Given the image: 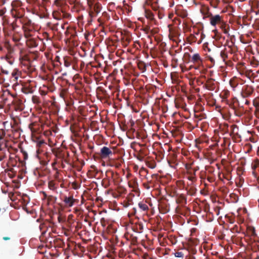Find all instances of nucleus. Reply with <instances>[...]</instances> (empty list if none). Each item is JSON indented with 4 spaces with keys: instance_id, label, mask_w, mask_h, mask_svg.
I'll list each match as a JSON object with an SVG mask.
<instances>
[{
    "instance_id": "obj_30",
    "label": "nucleus",
    "mask_w": 259,
    "mask_h": 259,
    "mask_svg": "<svg viewBox=\"0 0 259 259\" xmlns=\"http://www.w3.org/2000/svg\"><path fill=\"white\" fill-rule=\"evenodd\" d=\"M32 31V29L31 30H30V31H26V32H25L24 33V36L25 37H26L27 39L29 38H32V34H31V32Z\"/></svg>"
},
{
    "instance_id": "obj_55",
    "label": "nucleus",
    "mask_w": 259,
    "mask_h": 259,
    "mask_svg": "<svg viewBox=\"0 0 259 259\" xmlns=\"http://www.w3.org/2000/svg\"><path fill=\"white\" fill-rule=\"evenodd\" d=\"M64 26H65V24H62V25H61V27L63 29H64Z\"/></svg>"
},
{
    "instance_id": "obj_36",
    "label": "nucleus",
    "mask_w": 259,
    "mask_h": 259,
    "mask_svg": "<svg viewBox=\"0 0 259 259\" xmlns=\"http://www.w3.org/2000/svg\"><path fill=\"white\" fill-rule=\"evenodd\" d=\"M56 199H57L56 197H55L52 195H49L48 197V199L49 201L55 202L56 201Z\"/></svg>"
},
{
    "instance_id": "obj_8",
    "label": "nucleus",
    "mask_w": 259,
    "mask_h": 259,
    "mask_svg": "<svg viewBox=\"0 0 259 259\" xmlns=\"http://www.w3.org/2000/svg\"><path fill=\"white\" fill-rule=\"evenodd\" d=\"M38 40L37 38H29L26 40V45L30 48H35L38 46Z\"/></svg>"
},
{
    "instance_id": "obj_18",
    "label": "nucleus",
    "mask_w": 259,
    "mask_h": 259,
    "mask_svg": "<svg viewBox=\"0 0 259 259\" xmlns=\"http://www.w3.org/2000/svg\"><path fill=\"white\" fill-rule=\"evenodd\" d=\"M49 188L53 191H56L57 189V186L56 183L54 181H50L48 183Z\"/></svg>"
},
{
    "instance_id": "obj_10",
    "label": "nucleus",
    "mask_w": 259,
    "mask_h": 259,
    "mask_svg": "<svg viewBox=\"0 0 259 259\" xmlns=\"http://www.w3.org/2000/svg\"><path fill=\"white\" fill-rule=\"evenodd\" d=\"M191 61L193 63L199 66L202 63V59H201L199 54L198 53H196L193 55V56L192 57Z\"/></svg>"
},
{
    "instance_id": "obj_5",
    "label": "nucleus",
    "mask_w": 259,
    "mask_h": 259,
    "mask_svg": "<svg viewBox=\"0 0 259 259\" xmlns=\"http://www.w3.org/2000/svg\"><path fill=\"white\" fill-rule=\"evenodd\" d=\"M254 91V89L251 85H245L243 87L241 91V96L243 98H246L250 97Z\"/></svg>"
},
{
    "instance_id": "obj_13",
    "label": "nucleus",
    "mask_w": 259,
    "mask_h": 259,
    "mask_svg": "<svg viewBox=\"0 0 259 259\" xmlns=\"http://www.w3.org/2000/svg\"><path fill=\"white\" fill-rule=\"evenodd\" d=\"M20 23L22 24V26H30L32 22L31 20H30L29 19H28L27 17H24L22 19H21V21L19 22Z\"/></svg>"
},
{
    "instance_id": "obj_50",
    "label": "nucleus",
    "mask_w": 259,
    "mask_h": 259,
    "mask_svg": "<svg viewBox=\"0 0 259 259\" xmlns=\"http://www.w3.org/2000/svg\"><path fill=\"white\" fill-rule=\"evenodd\" d=\"M254 112H259V107L258 108H255V110Z\"/></svg>"
},
{
    "instance_id": "obj_45",
    "label": "nucleus",
    "mask_w": 259,
    "mask_h": 259,
    "mask_svg": "<svg viewBox=\"0 0 259 259\" xmlns=\"http://www.w3.org/2000/svg\"><path fill=\"white\" fill-rule=\"evenodd\" d=\"M224 178L226 179H227V180H230V175H226L225 176H224Z\"/></svg>"
},
{
    "instance_id": "obj_19",
    "label": "nucleus",
    "mask_w": 259,
    "mask_h": 259,
    "mask_svg": "<svg viewBox=\"0 0 259 259\" xmlns=\"http://www.w3.org/2000/svg\"><path fill=\"white\" fill-rule=\"evenodd\" d=\"M138 206L142 211H147L149 209V207L146 203L140 202L138 203Z\"/></svg>"
},
{
    "instance_id": "obj_48",
    "label": "nucleus",
    "mask_w": 259,
    "mask_h": 259,
    "mask_svg": "<svg viewBox=\"0 0 259 259\" xmlns=\"http://www.w3.org/2000/svg\"><path fill=\"white\" fill-rule=\"evenodd\" d=\"M3 239L4 240H9L10 239V237H3Z\"/></svg>"
},
{
    "instance_id": "obj_23",
    "label": "nucleus",
    "mask_w": 259,
    "mask_h": 259,
    "mask_svg": "<svg viewBox=\"0 0 259 259\" xmlns=\"http://www.w3.org/2000/svg\"><path fill=\"white\" fill-rule=\"evenodd\" d=\"M21 90L25 94H32L33 92L32 89L29 87H24L22 88Z\"/></svg>"
},
{
    "instance_id": "obj_59",
    "label": "nucleus",
    "mask_w": 259,
    "mask_h": 259,
    "mask_svg": "<svg viewBox=\"0 0 259 259\" xmlns=\"http://www.w3.org/2000/svg\"><path fill=\"white\" fill-rule=\"evenodd\" d=\"M207 180H208L209 182H211V178H207Z\"/></svg>"
},
{
    "instance_id": "obj_17",
    "label": "nucleus",
    "mask_w": 259,
    "mask_h": 259,
    "mask_svg": "<svg viewBox=\"0 0 259 259\" xmlns=\"http://www.w3.org/2000/svg\"><path fill=\"white\" fill-rule=\"evenodd\" d=\"M38 57V52L37 51L30 52L29 55V60L32 61L37 60Z\"/></svg>"
},
{
    "instance_id": "obj_14",
    "label": "nucleus",
    "mask_w": 259,
    "mask_h": 259,
    "mask_svg": "<svg viewBox=\"0 0 259 259\" xmlns=\"http://www.w3.org/2000/svg\"><path fill=\"white\" fill-rule=\"evenodd\" d=\"M188 174L189 176H188L187 179L191 181L192 183L191 185L193 184V183L195 182L197 180L196 177L195 176V172H191V171H188Z\"/></svg>"
},
{
    "instance_id": "obj_6",
    "label": "nucleus",
    "mask_w": 259,
    "mask_h": 259,
    "mask_svg": "<svg viewBox=\"0 0 259 259\" xmlns=\"http://www.w3.org/2000/svg\"><path fill=\"white\" fill-rule=\"evenodd\" d=\"M220 52L219 49H215L212 51L211 54L207 56L208 60L212 63L214 64L215 61L218 63L220 59Z\"/></svg>"
},
{
    "instance_id": "obj_47",
    "label": "nucleus",
    "mask_w": 259,
    "mask_h": 259,
    "mask_svg": "<svg viewBox=\"0 0 259 259\" xmlns=\"http://www.w3.org/2000/svg\"><path fill=\"white\" fill-rule=\"evenodd\" d=\"M42 194H43V195H44V197H45V198H47V199H48V196L47 195V194H46V192H42Z\"/></svg>"
},
{
    "instance_id": "obj_35",
    "label": "nucleus",
    "mask_w": 259,
    "mask_h": 259,
    "mask_svg": "<svg viewBox=\"0 0 259 259\" xmlns=\"http://www.w3.org/2000/svg\"><path fill=\"white\" fill-rule=\"evenodd\" d=\"M175 255L177 257H184V253L182 252H176L175 253Z\"/></svg>"
},
{
    "instance_id": "obj_34",
    "label": "nucleus",
    "mask_w": 259,
    "mask_h": 259,
    "mask_svg": "<svg viewBox=\"0 0 259 259\" xmlns=\"http://www.w3.org/2000/svg\"><path fill=\"white\" fill-rule=\"evenodd\" d=\"M35 123L32 122L29 124V128L30 129L32 133H34L36 132V130L34 128L33 126L35 125Z\"/></svg>"
},
{
    "instance_id": "obj_52",
    "label": "nucleus",
    "mask_w": 259,
    "mask_h": 259,
    "mask_svg": "<svg viewBox=\"0 0 259 259\" xmlns=\"http://www.w3.org/2000/svg\"><path fill=\"white\" fill-rule=\"evenodd\" d=\"M137 241V237H135L133 239V241Z\"/></svg>"
},
{
    "instance_id": "obj_58",
    "label": "nucleus",
    "mask_w": 259,
    "mask_h": 259,
    "mask_svg": "<svg viewBox=\"0 0 259 259\" xmlns=\"http://www.w3.org/2000/svg\"><path fill=\"white\" fill-rule=\"evenodd\" d=\"M3 72L6 74H8V72L7 71H4Z\"/></svg>"
},
{
    "instance_id": "obj_43",
    "label": "nucleus",
    "mask_w": 259,
    "mask_h": 259,
    "mask_svg": "<svg viewBox=\"0 0 259 259\" xmlns=\"http://www.w3.org/2000/svg\"><path fill=\"white\" fill-rule=\"evenodd\" d=\"M22 152L23 154L24 158L25 159H26L28 158V155H27V153L25 151H22Z\"/></svg>"
},
{
    "instance_id": "obj_25",
    "label": "nucleus",
    "mask_w": 259,
    "mask_h": 259,
    "mask_svg": "<svg viewBox=\"0 0 259 259\" xmlns=\"http://www.w3.org/2000/svg\"><path fill=\"white\" fill-rule=\"evenodd\" d=\"M32 101L34 104L39 105L41 103L39 97L37 96H33L32 97Z\"/></svg>"
},
{
    "instance_id": "obj_24",
    "label": "nucleus",
    "mask_w": 259,
    "mask_h": 259,
    "mask_svg": "<svg viewBox=\"0 0 259 259\" xmlns=\"http://www.w3.org/2000/svg\"><path fill=\"white\" fill-rule=\"evenodd\" d=\"M92 11L91 13H92L94 15H97L100 11V6L96 4L95 6H94L93 8H92Z\"/></svg>"
},
{
    "instance_id": "obj_61",
    "label": "nucleus",
    "mask_w": 259,
    "mask_h": 259,
    "mask_svg": "<svg viewBox=\"0 0 259 259\" xmlns=\"http://www.w3.org/2000/svg\"><path fill=\"white\" fill-rule=\"evenodd\" d=\"M199 34H199V32H198L197 33H196V35H197V36H198Z\"/></svg>"
},
{
    "instance_id": "obj_20",
    "label": "nucleus",
    "mask_w": 259,
    "mask_h": 259,
    "mask_svg": "<svg viewBox=\"0 0 259 259\" xmlns=\"http://www.w3.org/2000/svg\"><path fill=\"white\" fill-rule=\"evenodd\" d=\"M128 186L131 188H136L138 187V184L137 179H134L130 181L128 183Z\"/></svg>"
},
{
    "instance_id": "obj_53",
    "label": "nucleus",
    "mask_w": 259,
    "mask_h": 259,
    "mask_svg": "<svg viewBox=\"0 0 259 259\" xmlns=\"http://www.w3.org/2000/svg\"><path fill=\"white\" fill-rule=\"evenodd\" d=\"M3 82V79L0 77V84Z\"/></svg>"
},
{
    "instance_id": "obj_40",
    "label": "nucleus",
    "mask_w": 259,
    "mask_h": 259,
    "mask_svg": "<svg viewBox=\"0 0 259 259\" xmlns=\"http://www.w3.org/2000/svg\"><path fill=\"white\" fill-rule=\"evenodd\" d=\"M43 36H44L45 38L47 39V40H50V38L49 37V35L48 33L44 32L43 33Z\"/></svg>"
},
{
    "instance_id": "obj_51",
    "label": "nucleus",
    "mask_w": 259,
    "mask_h": 259,
    "mask_svg": "<svg viewBox=\"0 0 259 259\" xmlns=\"http://www.w3.org/2000/svg\"><path fill=\"white\" fill-rule=\"evenodd\" d=\"M130 204L128 202V203H126V204L125 205V207H127V206H128L130 205Z\"/></svg>"
},
{
    "instance_id": "obj_46",
    "label": "nucleus",
    "mask_w": 259,
    "mask_h": 259,
    "mask_svg": "<svg viewBox=\"0 0 259 259\" xmlns=\"http://www.w3.org/2000/svg\"><path fill=\"white\" fill-rule=\"evenodd\" d=\"M254 114L256 116V117L259 119V112H254Z\"/></svg>"
},
{
    "instance_id": "obj_28",
    "label": "nucleus",
    "mask_w": 259,
    "mask_h": 259,
    "mask_svg": "<svg viewBox=\"0 0 259 259\" xmlns=\"http://www.w3.org/2000/svg\"><path fill=\"white\" fill-rule=\"evenodd\" d=\"M145 16L146 18L151 20H152L154 18L153 13L150 11L145 10Z\"/></svg>"
},
{
    "instance_id": "obj_41",
    "label": "nucleus",
    "mask_w": 259,
    "mask_h": 259,
    "mask_svg": "<svg viewBox=\"0 0 259 259\" xmlns=\"http://www.w3.org/2000/svg\"><path fill=\"white\" fill-rule=\"evenodd\" d=\"M0 131L1 132V134H2V140H4V138L6 136V132L3 129H1Z\"/></svg>"
},
{
    "instance_id": "obj_42",
    "label": "nucleus",
    "mask_w": 259,
    "mask_h": 259,
    "mask_svg": "<svg viewBox=\"0 0 259 259\" xmlns=\"http://www.w3.org/2000/svg\"><path fill=\"white\" fill-rule=\"evenodd\" d=\"M5 12H6L5 10H4L3 9L0 10V16L3 17L4 16V15L5 14Z\"/></svg>"
},
{
    "instance_id": "obj_62",
    "label": "nucleus",
    "mask_w": 259,
    "mask_h": 259,
    "mask_svg": "<svg viewBox=\"0 0 259 259\" xmlns=\"http://www.w3.org/2000/svg\"><path fill=\"white\" fill-rule=\"evenodd\" d=\"M208 52H210V49H208Z\"/></svg>"
},
{
    "instance_id": "obj_11",
    "label": "nucleus",
    "mask_w": 259,
    "mask_h": 259,
    "mask_svg": "<svg viewBox=\"0 0 259 259\" xmlns=\"http://www.w3.org/2000/svg\"><path fill=\"white\" fill-rule=\"evenodd\" d=\"M6 147L3 143H0V161H2L7 157V150L4 148Z\"/></svg>"
},
{
    "instance_id": "obj_27",
    "label": "nucleus",
    "mask_w": 259,
    "mask_h": 259,
    "mask_svg": "<svg viewBox=\"0 0 259 259\" xmlns=\"http://www.w3.org/2000/svg\"><path fill=\"white\" fill-rule=\"evenodd\" d=\"M201 12L202 14L204 15V18H208L207 17L208 14H212L209 11V9L208 8H205L203 9V10L201 11Z\"/></svg>"
},
{
    "instance_id": "obj_37",
    "label": "nucleus",
    "mask_w": 259,
    "mask_h": 259,
    "mask_svg": "<svg viewBox=\"0 0 259 259\" xmlns=\"http://www.w3.org/2000/svg\"><path fill=\"white\" fill-rule=\"evenodd\" d=\"M12 76L15 78V79H17L18 78V70H14L12 73Z\"/></svg>"
},
{
    "instance_id": "obj_57",
    "label": "nucleus",
    "mask_w": 259,
    "mask_h": 259,
    "mask_svg": "<svg viewBox=\"0 0 259 259\" xmlns=\"http://www.w3.org/2000/svg\"><path fill=\"white\" fill-rule=\"evenodd\" d=\"M151 32L152 34H153L154 33H156V31L154 32V31L153 30H151Z\"/></svg>"
},
{
    "instance_id": "obj_22",
    "label": "nucleus",
    "mask_w": 259,
    "mask_h": 259,
    "mask_svg": "<svg viewBox=\"0 0 259 259\" xmlns=\"http://www.w3.org/2000/svg\"><path fill=\"white\" fill-rule=\"evenodd\" d=\"M204 35L202 33H201L200 34V38L198 40H197V37L194 35H191V37L192 40L193 42H196L197 41L198 44H200L202 42V40L204 37Z\"/></svg>"
},
{
    "instance_id": "obj_39",
    "label": "nucleus",
    "mask_w": 259,
    "mask_h": 259,
    "mask_svg": "<svg viewBox=\"0 0 259 259\" xmlns=\"http://www.w3.org/2000/svg\"><path fill=\"white\" fill-rule=\"evenodd\" d=\"M22 29H23V30L24 31V33L25 32H26V31H30V30H31L32 29L30 28V26H22Z\"/></svg>"
},
{
    "instance_id": "obj_3",
    "label": "nucleus",
    "mask_w": 259,
    "mask_h": 259,
    "mask_svg": "<svg viewBox=\"0 0 259 259\" xmlns=\"http://www.w3.org/2000/svg\"><path fill=\"white\" fill-rule=\"evenodd\" d=\"M207 17L209 19L210 24L213 26L217 25H222L224 23L223 16L219 14L213 15L212 14H208Z\"/></svg>"
},
{
    "instance_id": "obj_63",
    "label": "nucleus",
    "mask_w": 259,
    "mask_h": 259,
    "mask_svg": "<svg viewBox=\"0 0 259 259\" xmlns=\"http://www.w3.org/2000/svg\"><path fill=\"white\" fill-rule=\"evenodd\" d=\"M134 211L135 212L136 211V209L135 208H134Z\"/></svg>"
},
{
    "instance_id": "obj_12",
    "label": "nucleus",
    "mask_w": 259,
    "mask_h": 259,
    "mask_svg": "<svg viewBox=\"0 0 259 259\" xmlns=\"http://www.w3.org/2000/svg\"><path fill=\"white\" fill-rule=\"evenodd\" d=\"M176 202L177 203L184 205L187 204V198L184 195L181 194L177 197Z\"/></svg>"
},
{
    "instance_id": "obj_21",
    "label": "nucleus",
    "mask_w": 259,
    "mask_h": 259,
    "mask_svg": "<svg viewBox=\"0 0 259 259\" xmlns=\"http://www.w3.org/2000/svg\"><path fill=\"white\" fill-rule=\"evenodd\" d=\"M177 14L179 16L182 17V18H185L188 16L187 12L184 10H178L177 12Z\"/></svg>"
},
{
    "instance_id": "obj_16",
    "label": "nucleus",
    "mask_w": 259,
    "mask_h": 259,
    "mask_svg": "<svg viewBox=\"0 0 259 259\" xmlns=\"http://www.w3.org/2000/svg\"><path fill=\"white\" fill-rule=\"evenodd\" d=\"M247 234L250 237H255L256 236L255 229L253 227H249L247 228Z\"/></svg>"
},
{
    "instance_id": "obj_32",
    "label": "nucleus",
    "mask_w": 259,
    "mask_h": 259,
    "mask_svg": "<svg viewBox=\"0 0 259 259\" xmlns=\"http://www.w3.org/2000/svg\"><path fill=\"white\" fill-rule=\"evenodd\" d=\"M253 105L255 107V108L259 107V99L258 98H255L253 100Z\"/></svg>"
},
{
    "instance_id": "obj_29",
    "label": "nucleus",
    "mask_w": 259,
    "mask_h": 259,
    "mask_svg": "<svg viewBox=\"0 0 259 259\" xmlns=\"http://www.w3.org/2000/svg\"><path fill=\"white\" fill-rule=\"evenodd\" d=\"M226 26L227 25L225 24L224 22L221 25V27L222 29L223 32L225 34H228L229 26H228V28H226Z\"/></svg>"
},
{
    "instance_id": "obj_1",
    "label": "nucleus",
    "mask_w": 259,
    "mask_h": 259,
    "mask_svg": "<svg viewBox=\"0 0 259 259\" xmlns=\"http://www.w3.org/2000/svg\"><path fill=\"white\" fill-rule=\"evenodd\" d=\"M11 14L15 18V20L12 23L13 29H15L16 27H18V22L24 17V14L22 10H13L11 11Z\"/></svg>"
},
{
    "instance_id": "obj_49",
    "label": "nucleus",
    "mask_w": 259,
    "mask_h": 259,
    "mask_svg": "<svg viewBox=\"0 0 259 259\" xmlns=\"http://www.w3.org/2000/svg\"><path fill=\"white\" fill-rule=\"evenodd\" d=\"M144 186L147 189H149V186H148V185L146 184H144Z\"/></svg>"
},
{
    "instance_id": "obj_54",
    "label": "nucleus",
    "mask_w": 259,
    "mask_h": 259,
    "mask_svg": "<svg viewBox=\"0 0 259 259\" xmlns=\"http://www.w3.org/2000/svg\"><path fill=\"white\" fill-rule=\"evenodd\" d=\"M69 16H70V15H69V14H65V17H69Z\"/></svg>"
},
{
    "instance_id": "obj_2",
    "label": "nucleus",
    "mask_w": 259,
    "mask_h": 259,
    "mask_svg": "<svg viewBox=\"0 0 259 259\" xmlns=\"http://www.w3.org/2000/svg\"><path fill=\"white\" fill-rule=\"evenodd\" d=\"M114 153L115 150L113 147L103 146L100 149L99 155L102 159H107L110 158Z\"/></svg>"
},
{
    "instance_id": "obj_56",
    "label": "nucleus",
    "mask_w": 259,
    "mask_h": 259,
    "mask_svg": "<svg viewBox=\"0 0 259 259\" xmlns=\"http://www.w3.org/2000/svg\"><path fill=\"white\" fill-rule=\"evenodd\" d=\"M245 104H247V105L249 104V101H246V102H245Z\"/></svg>"
},
{
    "instance_id": "obj_33",
    "label": "nucleus",
    "mask_w": 259,
    "mask_h": 259,
    "mask_svg": "<svg viewBox=\"0 0 259 259\" xmlns=\"http://www.w3.org/2000/svg\"><path fill=\"white\" fill-rule=\"evenodd\" d=\"M230 85L234 89H235L237 85V83L235 82V81L234 80H232V79H231L230 80Z\"/></svg>"
},
{
    "instance_id": "obj_26",
    "label": "nucleus",
    "mask_w": 259,
    "mask_h": 259,
    "mask_svg": "<svg viewBox=\"0 0 259 259\" xmlns=\"http://www.w3.org/2000/svg\"><path fill=\"white\" fill-rule=\"evenodd\" d=\"M187 190V193L191 196L195 195L196 192V189L193 186L191 187L189 190Z\"/></svg>"
},
{
    "instance_id": "obj_64",
    "label": "nucleus",
    "mask_w": 259,
    "mask_h": 259,
    "mask_svg": "<svg viewBox=\"0 0 259 259\" xmlns=\"http://www.w3.org/2000/svg\"><path fill=\"white\" fill-rule=\"evenodd\" d=\"M234 126H235L236 127H237V125H234Z\"/></svg>"
},
{
    "instance_id": "obj_7",
    "label": "nucleus",
    "mask_w": 259,
    "mask_h": 259,
    "mask_svg": "<svg viewBox=\"0 0 259 259\" xmlns=\"http://www.w3.org/2000/svg\"><path fill=\"white\" fill-rule=\"evenodd\" d=\"M63 201L67 207H70L74 205V203L76 201V200L73 198L72 195H70L68 197L64 196Z\"/></svg>"
},
{
    "instance_id": "obj_4",
    "label": "nucleus",
    "mask_w": 259,
    "mask_h": 259,
    "mask_svg": "<svg viewBox=\"0 0 259 259\" xmlns=\"http://www.w3.org/2000/svg\"><path fill=\"white\" fill-rule=\"evenodd\" d=\"M228 52L229 51L227 50L226 48H224L223 50L220 51V59L218 61V63L223 62L225 65H230L231 64V61L228 60L229 58Z\"/></svg>"
},
{
    "instance_id": "obj_31",
    "label": "nucleus",
    "mask_w": 259,
    "mask_h": 259,
    "mask_svg": "<svg viewBox=\"0 0 259 259\" xmlns=\"http://www.w3.org/2000/svg\"><path fill=\"white\" fill-rule=\"evenodd\" d=\"M143 229V226L141 223H139L137 225L136 232H139V233L142 232Z\"/></svg>"
},
{
    "instance_id": "obj_44",
    "label": "nucleus",
    "mask_w": 259,
    "mask_h": 259,
    "mask_svg": "<svg viewBox=\"0 0 259 259\" xmlns=\"http://www.w3.org/2000/svg\"><path fill=\"white\" fill-rule=\"evenodd\" d=\"M150 30V27L148 26H146L144 28V31L146 32L147 33H148V31Z\"/></svg>"
},
{
    "instance_id": "obj_60",
    "label": "nucleus",
    "mask_w": 259,
    "mask_h": 259,
    "mask_svg": "<svg viewBox=\"0 0 259 259\" xmlns=\"http://www.w3.org/2000/svg\"><path fill=\"white\" fill-rule=\"evenodd\" d=\"M211 6H212L214 8H216V6L215 5H213V4L212 3H211Z\"/></svg>"
},
{
    "instance_id": "obj_38",
    "label": "nucleus",
    "mask_w": 259,
    "mask_h": 259,
    "mask_svg": "<svg viewBox=\"0 0 259 259\" xmlns=\"http://www.w3.org/2000/svg\"><path fill=\"white\" fill-rule=\"evenodd\" d=\"M59 13L58 12H55L53 13V17L56 19H60V17L59 16Z\"/></svg>"
},
{
    "instance_id": "obj_15",
    "label": "nucleus",
    "mask_w": 259,
    "mask_h": 259,
    "mask_svg": "<svg viewBox=\"0 0 259 259\" xmlns=\"http://www.w3.org/2000/svg\"><path fill=\"white\" fill-rule=\"evenodd\" d=\"M206 88L209 90H214L215 88L214 81L212 79L209 80L206 84Z\"/></svg>"
},
{
    "instance_id": "obj_9",
    "label": "nucleus",
    "mask_w": 259,
    "mask_h": 259,
    "mask_svg": "<svg viewBox=\"0 0 259 259\" xmlns=\"http://www.w3.org/2000/svg\"><path fill=\"white\" fill-rule=\"evenodd\" d=\"M0 143H3L4 144L6 147H4V148L5 149L7 150L9 153L11 152V150H14V151H17V149L14 148L10 144V142L8 140H4L2 141V142H0Z\"/></svg>"
}]
</instances>
